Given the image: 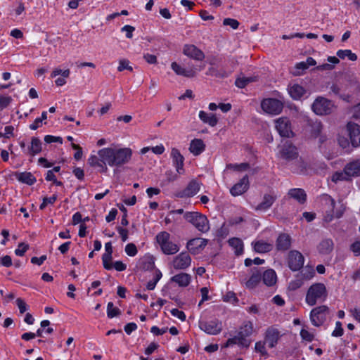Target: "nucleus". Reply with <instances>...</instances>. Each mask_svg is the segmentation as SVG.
Returning <instances> with one entry per match:
<instances>
[{
  "label": "nucleus",
  "mask_w": 360,
  "mask_h": 360,
  "mask_svg": "<svg viewBox=\"0 0 360 360\" xmlns=\"http://www.w3.org/2000/svg\"><path fill=\"white\" fill-rule=\"evenodd\" d=\"M223 24L224 25H229L231 27L233 30H236L239 26V22L233 18H225L223 21Z\"/></svg>",
  "instance_id": "53"
},
{
  "label": "nucleus",
  "mask_w": 360,
  "mask_h": 360,
  "mask_svg": "<svg viewBox=\"0 0 360 360\" xmlns=\"http://www.w3.org/2000/svg\"><path fill=\"white\" fill-rule=\"evenodd\" d=\"M262 111L270 115H278L283 109V103L280 100L273 98H264L261 101Z\"/></svg>",
  "instance_id": "6"
},
{
  "label": "nucleus",
  "mask_w": 360,
  "mask_h": 360,
  "mask_svg": "<svg viewBox=\"0 0 360 360\" xmlns=\"http://www.w3.org/2000/svg\"><path fill=\"white\" fill-rule=\"evenodd\" d=\"M132 150L129 147L112 143L108 147L99 149L96 153L91 154L87 160L90 167L100 173H106L110 167H121L131 160Z\"/></svg>",
  "instance_id": "1"
},
{
  "label": "nucleus",
  "mask_w": 360,
  "mask_h": 360,
  "mask_svg": "<svg viewBox=\"0 0 360 360\" xmlns=\"http://www.w3.org/2000/svg\"><path fill=\"white\" fill-rule=\"evenodd\" d=\"M277 195L274 193H266L264 195L262 201L255 207V210L257 212H266L273 205Z\"/></svg>",
  "instance_id": "15"
},
{
  "label": "nucleus",
  "mask_w": 360,
  "mask_h": 360,
  "mask_svg": "<svg viewBox=\"0 0 360 360\" xmlns=\"http://www.w3.org/2000/svg\"><path fill=\"white\" fill-rule=\"evenodd\" d=\"M226 168L236 172H244L250 168V165L248 163L229 164Z\"/></svg>",
  "instance_id": "46"
},
{
  "label": "nucleus",
  "mask_w": 360,
  "mask_h": 360,
  "mask_svg": "<svg viewBox=\"0 0 360 360\" xmlns=\"http://www.w3.org/2000/svg\"><path fill=\"white\" fill-rule=\"evenodd\" d=\"M44 141L47 143L58 142L60 144L63 143V139L60 136H55L52 135H46L44 136Z\"/></svg>",
  "instance_id": "54"
},
{
  "label": "nucleus",
  "mask_w": 360,
  "mask_h": 360,
  "mask_svg": "<svg viewBox=\"0 0 360 360\" xmlns=\"http://www.w3.org/2000/svg\"><path fill=\"white\" fill-rule=\"evenodd\" d=\"M200 328L209 335H217L221 331L222 324L221 321L213 320L200 323Z\"/></svg>",
  "instance_id": "16"
},
{
  "label": "nucleus",
  "mask_w": 360,
  "mask_h": 360,
  "mask_svg": "<svg viewBox=\"0 0 360 360\" xmlns=\"http://www.w3.org/2000/svg\"><path fill=\"white\" fill-rule=\"evenodd\" d=\"M112 254V246L110 242L105 244V253L102 256L103 267L107 270L112 269L111 260Z\"/></svg>",
  "instance_id": "24"
},
{
  "label": "nucleus",
  "mask_w": 360,
  "mask_h": 360,
  "mask_svg": "<svg viewBox=\"0 0 360 360\" xmlns=\"http://www.w3.org/2000/svg\"><path fill=\"white\" fill-rule=\"evenodd\" d=\"M281 337V332L274 328H268L264 335V340L269 348L275 347Z\"/></svg>",
  "instance_id": "17"
},
{
  "label": "nucleus",
  "mask_w": 360,
  "mask_h": 360,
  "mask_svg": "<svg viewBox=\"0 0 360 360\" xmlns=\"http://www.w3.org/2000/svg\"><path fill=\"white\" fill-rule=\"evenodd\" d=\"M135 30L134 27L131 25H124L122 29V32H126V37L131 39L133 37V32Z\"/></svg>",
  "instance_id": "62"
},
{
  "label": "nucleus",
  "mask_w": 360,
  "mask_h": 360,
  "mask_svg": "<svg viewBox=\"0 0 360 360\" xmlns=\"http://www.w3.org/2000/svg\"><path fill=\"white\" fill-rule=\"evenodd\" d=\"M337 56L341 59H345L347 57L352 61H355L357 60V56L349 49L338 51Z\"/></svg>",
  "instance_id": "44"
},
{
  "label": "nucleus",
  "mask_w": 360,
  "mask_h": 360,
  "mask_svg": "<svg viewBox=\"0 0 360 360\" xmlns=\"http://www.w3.org/2000/svg\"><path fill=\"white\" fill-rule=\"evenodd\" d=\"M347 172L351 177L360 176V158L346 165Z\"/></svg>",
  "instance_id": "30"
},
{
  "label": "nucleus",
  "mask_w": 360,
  "mask_h": 360,
  "mask_svg": "<svg viewBox=\"0 0 360 360\" xmlns=\"http://www.w3.org/2000/svg\"><path fill=\"white\" fill-rule=\"evenodd\" d=\"M71 146L73 149L77 150L76 153L74 154V158L76 160H81L83 156V152H82V148L79 145H77L74 143H71Z\"/></svg>",
  "instance_id": "52"
},
{
  "label": "nucleus",
  "mask_w": 360,
  "mask_h": 360,
  "mask_svg": "<svg viewBox=\"0 0 360 360\" xmlns=\"http://www.w3.org/2000/svg\"><path fill=\"white\" fill-rule=\"evenodd\" d=\"M184 53L198 60H202L205 58L203 52L194 45H186L184 48Z\"/></svg>",
  "instance_id": "23"
},
{
  "label": "nucleus",
  "mask_w": 360,
  "mask_h": 360,
  "mask_svg": "<svg viewBox=\"0 0 360 360\" xmlns=\"http://www.w3.org/2000/svg\"><path fill=\"white\" fill-rule=\"evenodd\" d=\"M351 250L355 256L360 255V240H356L351 245Z\"/></svg>",
  "instance_id": "64"
},
{
  "label": "nucleus",
  "mask_w": 360,
  "mask_h": 360,
  "mask_svg": "<svg viewBox=\"0 0 360 360\" xmlns=\"http://www.w3.org/2000/svg\"><path fill=\"white\" fill-rule=\"evenodd\" d=\"M199 118L203 123L210 127H215L218 122V119L214 114H209L203 110L199 112Z\"/></svg>",
  "instance_id": "34"
},
{
  "label": "nucleus",
  "mask_w": 360,
  "mask_h": 360,
  "mask_svg": "<svg viewBox=\"0 0 360 360\" xmlns=\"http://www.w3.org/2000/svg\"><path fill=\"white\" fill-rule=\"evenodd\" d=\"M303 255L297 250H291L288 255V265L292 271L300 270L304 265Z\"/></svg>",
  "instance_id": "14"
},
{
  "label": "nucleus",
  "mask_w": 360,
  "mask_h": 360,
  "mask_svg": "<svg viewBox=\"0 0 360 360\" xmlns=\"http://www.w3.org/2000/svg\"><path fill=\"white\" fill-rule=\"evenodd\" d=\"M333 108L331 102L324 98L320 97L316 99L312 105L313 111L317 115H326Z\"/></svg>",
  "instance_id": "10"
},
{
  "label": "nucleus",
  "mask_w": 360,
  "mask_h": 360,
  "mask_svg": "<svg viewBox=\"0 0 360 360\" xmlns=\"http://www.w3.org/2000/svg\"><path fill=\"white\" fill-rule=\"evenodd\" d=\"M11 101V98L6 96H0V111L6 108Z\"/></svg>",
  "instance_id": "55"
},
{
  "label": "nucleus",
  "mask_w": 360,
  "mask_h": 360,
  "mask_svg": "<svg viewBox=\"0 0 360 360\" xmlns=\"http://www.w3.org/2000/svg\"><path fill=\"white\" fill-rule=\"evenodd\" d=\"M278 157L285 160H292L298 157L297 148L290 143H285L280 146Z\"/></svg>",
  "instance_id": "11"
},
{
  "label": "nucleus",
  "mask_w": 360,
  "mask_h": 360,
  "mask_svg": "<svg viewBox=\"0 0 360 360\" xmlns=\"http://www.w3.org/2000/svg\"><path fill=\"white\" fill-rule=\"evenodd\" d=\"M171 158L173 161V165L176 168V172L179 174H184L185 172V169L184 168V158L177 148H172Z\"/></svg>",
  "instance_id": "18"
},
{
  "label": "nucleus",
  "mask_w": 360,
  "mask_h": 360,
  "mask_svg": "<svg viewBox=\"0 0 360 360\" xmlns=\"http://www.w3.org/2000/svg\"><path fill=\"white\" fill-rule=\"evenodd\" d=\"M329 63H324L316 68L317 70H332L335 64L339 63L338 58L335 56H329L327 59Z\"/></svg>",
  "instance_id": "39"
},
{
  "label": "nucleus",
  "mask_w": 360,
  "mask_h": 360,
  "mask_svg": "<svg viewBox=\"0 0 360 360\" xmlns=\"http://www.w3.org/2000/svg\"><path fill=\"white\" fill-rule=\"evenodd\" d=\"M207 245V240L202 238H195L189 240L186 248L193 255H198L202 252Z\"/></svg>",
  "instance_id": "12"
},
{
  "label": "nucleus",
  "mask_w": 360,
  "mask_h": 360,
  "mask_svg": "<svg viewBox=\"0 0 360 360\" xmlns=\"http://www.w3.org/2000/svg\"><path fill=\"white\" fill-rule=\"evenodd\" d=\"M291 238L288 234L281 233L276 241V249L279 251H285L290 248Z\"/></svg>",
  "instance_id": "25"
},
{
  "label": "nucleus",
  "mask_w": 360,
  "mask_h": 360,
  "mask_svg": "<svg viewBox=\"0 0 360 360\" xmlns=\"http://www.w3.org/2000/svg\"><path fill=\"white\" fill-rule=\"evenodd\" d=\"M351 176L347 172V166L344 167V170L342 172H336L331 176V180L334 183H338L339 181H347L351 179Z\"/></svg>",
  "instance_id": "38"
},
{
  "label": "nucleus",
  "mask_w": 360,
  "mask_h": 360,
  "mask_svg": "<svg viewBox=\"0 0 360 360\" xmlns=\"http://www.w3.org/2000/svg\"><path fill=\"white\" fill-rule=\"evenodd\" d=\"M276 129L282 137L290 138L294 136L292 124L286 117H279L274 121Z\"/></svg>",
  "instance_id": "8"
},
{
  "label": "nucleus",
  "mask_w": 360,
  "mask_h": 360,
  "mask_svg": "<svg viewBox=\"0 0 360 360\" xmlns=\"http://www.w3.org/2000/svg\"><path fill=\"white\" fill-rule=\"evenodd\" d=\"M320 200L324 210L323 220L330 222L335 219L342 217L346 210L342 201L336 202L328 194L321 195Z\"/></svg>",
  "instance_id": "2"
},
{
  "label": "nucleus",
  "mask_w": 360,
  "mask_h": 360,
  "mask_svg": "<svg viewBox=\"0 0 360 360\" xmlns=\"http://www.w3.org/2000/svg\"><path fill=\"white\" fill-rule=\"evenodd\" d=\"M300 335L303 341L308 342H312L315 338L314 330H309L305 326L301 329Z\"/></svg>",
  "instance_id": "40"
},
{
  "label": "nucleus",
  "mask_w": 360,
  "mask_h": 360,
  "mask_svg": "<svg viewBox=\"0 0 360 360\" xmlns=\"http://www.w3.org/2000/svg\"><path fill=\"white\" fill-rule=\"evenodd\" d=\"M124 251L129 257H134L138 252L136 246L134 243H128L125 246Z\"/></svg>",
  "instance_id": "49"
},
{
  "label": "nucleus",
  "mask_w": 360,
  "mask_h": 360,
  "mask_svg": "<svg viewBox=\"0 0 360 360\" xmlns=\"http://www.w3.org/2000/svg\"><path fill=\"white\" fill-rule=\"evenodd\" d=\"M171 314L174 317L179 319V320L184 321L186 320V314L184 311L179 310L178 309H173L171 310Z\"/></svg>",
  "instance_id": "57"
},
{
  "label": "nucleus",
  "mask_w": 360,
  "mask_h": 360,
  "mask_svg": "<svg viewBox=\"0 0 360 360\" xmlns=\"http://www.w3.org/2000/svg\"><path fill=\"white\" fill-rule=\"evenodd\" d=\"M170 280L179 287L185 288L191 283V276L186 273H179L172 276Z\"/></svg>",
  "instance_id": "27"
},
{
  "label": "nucleus",
  "mask_w": 360,
  "mask_h": 360,
  "mask_svg": "<svg viewBox=\"0 0 360 360\" xmlns=\"http://www.w3.org/2000/svg\"><path fill=\"white\" fill-rule=\"evenodd\" d=\"M261 276L258 274H253L248 281L245 282V287L250 290L255 288L260 283Z\"/></svg>",
  "instance_id": "43"
},
{
  "label": "nucleus",
  "mask_w": 360,
  "mask_h": 360,
  "mask_svg": "<svg viewBox=\"0 0 360 360\" xmlns=\"http://www.w3.org/2000/svg\"><path fill=\"white\" fill-rule=\"evenodd\" d=\"M14 176L18 181L27 185H32L36 182L35 177L28 172H15Z\"/></svg>",
  "instance_id": "32"
},
{
  "label": "nucleus",
  "mask_w": 360,
  "mask_h": 360,
  "mask_svg": "<svg viewBox=\"0 0 360 360\" xmlns=\"http://www.w3.org/2000/svg\"><path fill=\"white\" fill-rule=\"evenodd\" d=\"M318 252L321 255H328L333 250V242L331 239L321 240L317 246Z\"/></svg>",
  "instance_id": "33"
},
{
  "label": "nucleus",
  "mask_w": 360,
  "mask_h": 360,
  "mask_svg": "<svg viewBox=\"0 0 360 360\" xmlns=\"http://www.w3.org/2000/svg\"><path fill=\"white\" fill-rule=\"evenodd\" d=\"M162 273L160 270H157L155 273V276L153 280L148 281L146 285V288L149 290L155 289L156 284L162 278Z\"/></svg>",
  "instance_id": "45"
},
{
  "label": "nucleus",
  "mask_w": 360,
  "mask_h": 360,
  "mask_svg": "<svg viewBox=\"0 0 360 360\" xmlns=\"http://www.w3.org/2000/svg\"><path fill=\"white\" fill-rule=\"evenodd\" d=\"M343 334V329L342 328V324L340 321H337L335 323V328L332 333V335L334 337H340Z\"/></svg>",
  "instance_id": "59"
},
{
  "label": "nucleus",
  "mask_w": 360,
  "mask_h": 360,
  "mask_svg": "<svg viewBox=\"0 0 360 360\" xmlns=\"http://www.w3.org/2000/svg\"><path fill=\"white\" fill-rule=\"evenodd\" d=\"M207 75H213V76H216V77H227L228 76V73L226 72H219L214 67H211L210 68H209L207 72Z\"/></svg>",
  "instance_id": "56"
},
{
  "label": "nucleus",
  "mask_w": 360,
  "mask_h": 360,
  "mask_svg": "<svg viewBox=\"0 0 360 360\" xmlns=\"http://www.w3.org/2000/svg\"><path fill=\"white\" fill-rule=\"evenodd\" d=\"M57 199L56 195H53L52 196L49 198H44L43 199L42 203L40 205L39 208L41 210L44 209L48 205H52L55 202V201Z\"/></svg>",
  "instance_id": "51"
},
{
  "label": "nucleus",
  "mask_w": 360,
  "mask_h": 360,
  "mask_svg": "<svg viewBox=\"0 0 360 360\" xmlns=\"http://www.w3.org/2000/svg\"><path fill=\"white\" fill-rule=\"evenodd\" d=\"M249 187V179L248 176H243L238 183L236 184L231 188V193L234 196H238L244 193Z\"/></svg>",
  "instance_id": "21"
},
{
  "label": "nucleus",
  "mask_w": 360,
  "mask_h": 360,
  "mask_svg": "<svg viewBox=\"0 0 360 360\" xmlns=\"http://www.w3.org/2000/svg\"><path fill=\"white\" fill-rule=\"evenodd\" d=\"M15 302L21 314H23L27 311V305L23 300L21 298H18Z\"/></svg>",
  "instance_id": "61"
},
{
  "label": "nucleus",
  "mask_w": 360,
  "mask_h": 360,
  "mask_svg": "<svg viewBox=\"0 0 360 360\" xmlns=\"http://www.w3.org/2000/svg\"><path fill=\"white\" fill-rule=\"evenodd\" d=\"M228 242L236 255H240L243 253V243L241 239L238 238H231Z\"/></svg>",
  "instance_id": "36"
},
{
  "label": "nucleus",
  "mask_w": 360,
  "mask_h": 360,
  "mask_svg": "<svg viewBox=\"0 0 360 360\" xmlns=\"http://www.w3.org/2000/svg\"><path fill=\"white\" fill-rule=\"evenodd\" d=\"M201 184L195 180L189 182L184 190L183 195L186 197H192L197 194L200 190Z\"/></svg>",
  "instance_id": "29"
},
{
  "label": "nucleus",
  "mask_w": 360,
  "mask_h": 360,
  "mask_svg": "<svg viewBox=\"0 0 360 360\" xmlns=\"http://www.w3.org/2000/svg\"><path fill=\"white\" fill-rule=\"evenodd\" d=\"M29 245L24 243H21L18 245V248L15 250V254L17 256L22 257L24 255L25 252L28 250Z\"/></svg>",
  "instance_id": "50"
},
{
  "label": "nucleus",
  "mask_w": 360,
  "mask_h": 360,
  "mask_svg": "<svg viewBox=\"0 0 360 360\" xmlns=\"http://www.w3.org/2000/svg\"><path fill=\"white\" fill-rule=\"evenodd\" d=\"M120 314V309L115 307L112 302H108L107 305V315L108 318H114Z\"/></svg>",
  "instance_id": "47"
},
{
  "label": "nucleus",
  "mask_w": 360,
  "mask_h": 360,
  "mask_svg": "<svg viewBox=\"0 0 360 360\" xmlns=\"http://www.w3.org/2000/svg\"><path fill=\"white\" fill-rule=\"evenodd\" d=\"M70 73V71L69 69L63 70L60 68H55L51 74V77L54 78L58 75H61V77H58L55 81V83L58 86H61L66 83L65 79L69 77Z\"/></svg>",
  "instance_id": "26"
},
{
  "label": "nucleus",
  "mask_w": 360,
  "mask_h": 360,
  "mask_svg": "<svg viewBox=\"0 0 360 360\" xmlns=\"http://www.w3.org/2000/svg\"><path fill=\"white\" fill-rule=\"evenodd\" d=\"M266 344L265 340L257 342L255 345V352H259L262 356H267L268 353L265 347Z\"/></svg>",
  "instance_id": "48"
},
{
  "label": "nucleus",
  "mask_w": 360,
  "mask_h": 360,
  "mask_svg": "<svg viewBox=\"0 0 360 360\" xmlns=\"http://www.w3.org/2000/svg\"><path fill=\"white\" fill-rule=\"evenodd\" d=\"M191 262L192 259L188 253L181 252L173 258L172 266L175 270H185L191 265Z\"/></svg>",
  "instance_id": "9"
},
{
  "label": "nucleus",
  "mask_w": 360,
  "mask_h": 360,
  "mask_svg": "<svg viewBox=\"0 0 360 360\" xmlns=\"http://www.w3.org/2000/svg\"><path fill=\"white\" fill-rule=\"evenodd\" d=\"M257 77H238L236 80V85L239 89H243L246 87L247 84L253 82L257 81Z\"/></svg>",
  "instance_id": "41"
},
{
  "label": "nucleus",
  "mask_w": 360,
  "mask_h": 360,
  "mask_svg": "<svg viewBox=\"0 0 360 360\" xmlns=\"http://www.w3.org/2000/svg\"><path fill=\"white\" fill-rule=\"evenodd\" d=\"M253 333V323L251 321H245L240 326L238 334L242 336H250Z\"/></svg>",
  "instance_id": "42"
},
{
  "label": "nucleus",
  "mask_w": 360,
  "mask_h": 360,
  "mask_svg": "<svg viewBox=\"0 0 360 360\" xmlns=\"http://www.w3.org/2000/svg\"><path fill=\"white\" fill-rule=\"evenodd\" d=\"M277 276L276 272L273 269H269L263 274V281L269 286L274 285L276 282Z\"/></svg>",
  "instance_id": "37"
},
{
  "label": "nucleus",
  "mask_w": 360,
  "mask_h": 360,
  "mask_svg": "<svg viewBox=\"0 0 360 360\" xmlns=\"http://www.w3.org/2000/svg\"><path fill=\"white\" fill-rule=\"evenodd\" d=\"M329 314V308L326 305H320L313 308L309 314V319L314 326L319 327L326 321Z\"/></svg>",
  "instance_id": "7"
},
{
  "label": "nucleus",
  "mask_w": 360,
  "mask_h": 360,
  "mask_svg": "<svg viewBox=\"0 0 360 360\" xmlns=\"http://www.w3.org/2000/svg\"><path fill=\"white\" fill-rule=\"evenodd\" d=\"M252 247L257 253H266L270 252L273 248L272 243L264 240H255L251 243Z\"/></svg>",
  "instance_id": "22"
},
{
  "label": "nucleus",
  "mask_w": 360,
  "mask_h": 360,
  "mask_svg": "<svg viewBox=\"0 0 360 360\" xmlns=\"http://www.w3.org/2000/svg\"><path fill=\"white\" fill-rule=\"evenodd\" d=\"M205 143L202 140L195 139L191 141L189 146L190 152L194 155H198L205 150Z\"/></svg>",
  "instance_id": "31"
},
{
  "label": "nucleus",
  "mask_w": 360,
  "mask_h": 360,
  "mask_svg": "<svg viewBox=\"0 0 360 360\" xmlns=\"http://www.w3.org/2000/svg\"><path fill=\"white\" fill-rule=\"evenodd\" d=\"M347 131L353 147L360 146V126L354 122H348Z\"/></svg>",
  "instance_id": "13"
},
{
  "label": "nucleus",
  "mask_w": 360,
  "mask_h": 360,
  "mask_svg": "<svg viewBox=\"0 0 360 360\" xmlns=\"http://www.w3.org/2000/svg\"><path fill=\"white\" fill-rule=\"evenodd\" d=\"M288 195L297 200L300 203H304L306 200L307 195L304 190L301 188H292L288 191Z\"/></svg>",
  "instance_id": "35"
},
{
  "label": "nucleus",
  "mask_w": 360,
  "mask_h": 360,
  "mask_svg": "<svg viewBox=\"0 0 360 360\" xmlns=\"http://www.w3.org/2000/svg\"><path fill=\"white\" fill-rule=\"evenodd\" d=\"M172 69L178 75H181L187 77H192L196 75V73L200 70L197 68H185L179 65L176 62H173L171 65Z\"/></svg>",
  "instance_id": "20"
},
{
  "label": "nucleus",
  "mask_w": 360,
  "mask_h": 360,
  "mask_svg": "<svg viewBox=\"0 0 360 360\" xmlns=\"http://www.w3.org/2000/svg\"><path fill=\"white\" fill-rule=\"evenodd\" d=\"M0 265L9 267L12 265V259L11 257L8 255H5L2 257H0Z\"/></svg>",
  "instance_id": "63"
},
{
  "label": "nucleus",
  "mask_w": 360,
  "mask_h": 360,
  "mask_svg": "<svg viewBox=\"0 0 360 360\" xmlns=\"http://www.w3.org/2000/svg\"><path fill=\"white\" fill-rule=\"evenodd\" d=\"M41 151V141L36 137H32L31 139L30 145L25 153L30 156H34Z\"/></svg>",
  "instance_id": "28"
},
{
  "label": "nucleus",
  "mask_w": 360,
  "mask_h": 360,
  "mask_svg": "<svg viewBox=\"0 0 360 360\" xmlns=\"http://www.w3.org/2000/svg\"><path fill=\"white\" fill-rule=\"evenodd\" d=\"M184 218L200 232L205 233L210 229L208 219L205 215L198 212H188L185 213Z\"/></svg>",
  "instance_id": "5"
},
{
  "label": "nucleus",
  "mask_w": 360,
  "mask_h": 360,
  "mask_svg": "<svg viewBox=\"0 0 360 360\" xmlns=\"http://www.w3.org/2000/svg\"><path fill=\"white\" fill-rule=\"evenodd\" d=\"M246 337L247 336H242L238 334V335H236V338H238V342H237L236 344L243 347H248L250 345V341L247 340Z\"/></svg>",
  "instance_id": "58"
},
{
  "label": "nucleus",
  "mask_w": 360,
  "mask_h": 360,
  "mask_svg": "<svg viewBox=\"0 0 360 360\" xmlns=\"http://www.w3.org/2000/svg\"><path fill=\"white\" fill-rule=\"evenodd\" d=\"M328 297V290L325 284L315 283L307 290L305 302L309 306H314L318 302H324Z\"/></svg>",
  "instance_id": "3"
},
{
  "label": "nucleus",
  "mask_w": 360,
  "mask_h": 360,
  "mask_svg": "<svg viewBox=\"0 0 360 360\" xmlns=\"http://www.w3.org/2000/svg\"><path fill=\"white\" fill-rule=\"evenodd\" d=\"M170 237V234L167 231L160 232L156 236V241L165 255H174L179 250L178 245L173 243Z\"/></svg>",
  "instance_id": "4"
},
{
  "label": "nucleus",
  "mask_w": 360,
  "mask_h": 360,
  "mask_svg": "<svg viewBox=\"0 0 360 360\" xmlns=\"http://www.w3.org/2000/svg\"><path fill=\"white\" fill-rule=\"evenodd\" d=\"M118 71L122 72L124 70H132V68L129 65V62L127 60H121L117 68Z\"/></svg>",
  "instance_id": "60"
},
{
  "label": "nucleus",
  "mask_w": 360,
  "mask_h": 360,
  "mask_svg": "<svg viewBox=\"0 0 360 360\" xmlns=\"http://www.w3.org/2000/svg\"><path fill=\"white\" fill-rule=\"evenodd\" d=\"M316 65V60L311 57H308L306 61L296 63L294 68V70L292 72V73L295 76L302 75L304 74V71L310 66H314Z\"/></svg>",
  "instance_id": "19"
}]
</instances>
